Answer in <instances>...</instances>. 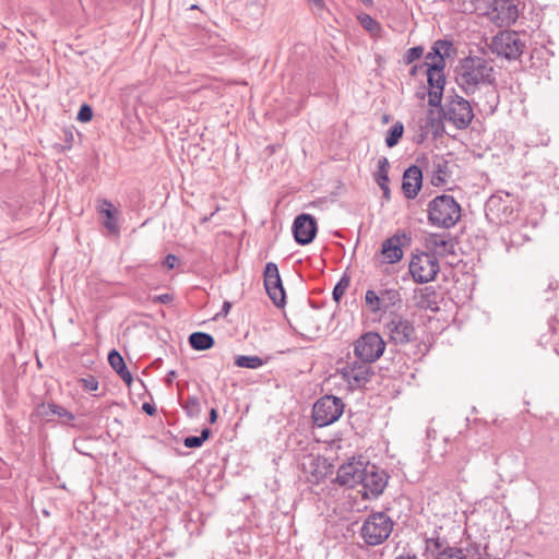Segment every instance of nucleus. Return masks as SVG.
<instances>
[{
	"label": "nucleus",
	"instance_id": "nucleus-12",
	"mask_svg": "<svg viewBox=\"0 0 559 559\" xmlns=\"http://www.w3.org/2000/svg\"><path fill=\"white\" fill-rule=\"evenodd\" d=\"M263 280L270 299L276 307H283L285 305L286 295L276 263L267 262L265 264Z\"/></svg>",
	"mask_w": 559,
	"mask_h": 559
},
{
	"label": "nucleus",
	"instance_id": "nucleus-16",
	"mask_svg": "<svg viewBox=\"0 0 559 559\" xmlns=\"http://www.w3.org/2000/svg\"><path fill=\"white\" fill-rule=\"evenodd\" d=\"M366 466L367 462L355 459L342 464L336 474L337 484L348 488H354L357 485H360L364 480L362 475H365L364 472Z\"/></svg>",
	"mask_w": 559,
	"mask_h": 559
},
{
	"label": "nucleus",
	"instance_id": "nucleus-26",
	"mask_svg": "<svg viewBox=\"0 0 559 559\" xmlns=\"http://www.w3.org/2000/svg\"><path fill=\"white\" fill-rule=\"evenodd\" d=\"M379 294L382 305V312H386L389 309L402 302L401 293L396 288H382L379 290Z\"/></svg>",
	"mask_w": 559,
	"mask_h": 559
},
{
	"label": "nucleus",
	"instance_id": "nucleus-27",
	"mask_svg": "<svg viewBox=\"0 0 559 559\" xmlns=\"http://www.w3.org/2000/svg\"><path fill=\"white\" fill-rule=\"evenodd\" d=\"M189 344L194 350H207L215 344L214 337L205 332H193L189 336Z\"/></svg>",
	"mask_w": 559,
	"mask_h": 559
},
{
	"label": "nucleus",
	"instance_id": "nucleus-54",
	"mask_svg": "<svg viewBox=\"0 0 559 559\" xmlns=\"http://www.w3.org/2000/svg\"><path fill=\"white\" fill-rule=\"evenodd\" d=\"M394 559H419L415 554H403L396 556Z\"/></svg>",
	"mask_w": 559,
	"mask_h": 559
},
{
	"label": "nucleus",
	"instance_id": "nucleus-45",
	"mask_svg": "<svg viewBox=\"0 0 559 559\" xmlns=\"http://www.w3.org/2000/svg\"><path fill=\"white\" fill-rule=\"evenodd\" d=\"M175 297L173 294H162L153 297L154 304H170Z\"/></svg>",
	"mask_w": 559,
	"mask_h": 559
},
{
	"label": "nucleus",
	"instance_id": "nucleus-48",
	"mask_svg": "<svg viewBox=\"0 0 559 559\" xmlns=\"http://www.w3.org/2000/svg\"><path fill=\"white\" fill-rule=\"evenodd\" d=\"M142 409L147 414V415H154L156 413V408L154 405L150 404V403H144L142 405Z\"/></svg>",
	"mask_w": 559,
	"mask_h": 559
},
{
	"label": "nucleus",
	"instance_id": "nucleus-43",
	"mask_svg": "<svg viewBox=\"0 0 559 559\" xmlns=\"http://www.w3.org/2000/svg\"><path fill=\"white\" fill-rule=\"evenodd\" d=\"M51 412L58 415L60 418L64 419V421H70L74 418L70 412L58 405H51Z\"/></svg>",
	"mask_w": 559,
	"mask_h": 559
},
{
	"label": "nucleus",
	"instance_id": "nucleus-11",
	"mask_svg": "<svg viewBox=\"0 0 559 559\" xmlns=\"http://www.w3.org/2000/svg\"><path fill=\"white\" fill-rule=\"evenodd\" d=\"M362 475V497L364 498H378L382 495L388 485L389 475L385 471L380 469L377 465L367 462V466Z\"/></svg>",
	"mask_w": 559,
	"mask_h": 559
},
{
	"label": "nucleus",
	"instance_id": "nucleus-52",
	"mask_svg": "<svg viewBox=\"0 0 559 559\" xmlns=\"http://www.w3.org/2000/svg\"><path fill=\"white\" fill-rule=\"evenodd\" d=\"M230 308H231V304L229 301H224L219 314L227 316L229 310H230Z\"/></svg>",
	"mask_w": 559,
	"mask_h": 559
},
{
	"label": "nucleus",
	"instance_id": "nucleus-58",
	"mask_svg": "<svg viewBox=\"0 0 559 559\" xmlns=\"http://www.w3.org/2000/svg\"><path fill=\"white\" fill-rule=\"evenodd\" d=\"M36 364H37V369L41 368V362H40V360L38 358L36 360Z\"/></svg>",
	"mask_w": 559,
	"mask_h": 559
},
{
	"label": "nucleus",
	"instance_id": "nucleus-23",
	"mask_svg": "<svg viewBox=\"0 0 559 559\" xmlns=\"http://www.w3.org/2000/svg\"><path fill=\"white\" fill-rule=\"evenodd\" d=\"M99 214L105 216L103 222L104 227L112 235H118L120 231L117 214L118 210L114 207L109 200H103L98 206Z\"/></svg>",
	"mask_w": 559,
	"mask_h": 559
},
{
	"label": "nucleus",
	"instance_id": "nucleus-44",
	"mask_svg": "<svg viewBox=\"0 0 559 559\" xmlns=\"http://www.w3.org/2000/svg\"><path fill=\"white\" fill-rule=\"evenodd\" d=\"M203 442L200 440L199 436H189L183 439V445L190 449H197L202 447Z\"/></svg>",
	"mask_w": 559,
	"mask_h": 559
},
{
	"label": "nucleus",
	"instance_id": "nucleus-7",
	"mask_svg": "<svg viewBox=\"0 0 559 559\" xmlns=\"http://www.w3.org/2000/svg\"><path fill=\"white\" fill-rule=\"evenodd\" d=\"M344 412L342 399L333 395L320 397L313 405V423L319 427H325L335 423Z\"/></svg>",
	"mask_w": 559,
	"mask_h": 559
},
{
	"label": "nucleus",
	"instance_id": "nucleus-55",
	"mask_svg": "<svg viewBox=\"0 0 559 559\" xmlns=\"http://www.w3.org/2000/svg\"><path fill=\"white\" fill-rule=\"evenodd\" d=\"M418 71H423L420 69V64H414L409 71L411 75H416Z\"/></svg>",
	"mask_w": 559,
	"mask_h": 559
},
{
	"label": "nucleus",
	"instance_id": "nucleus-33",
	"mask_svg": "<svg viewBox=\"0 0 559 559\" xmlns=\"http://www.w3.org/2000/svg\"><path fill=\"white\" fill-rule=\"evenodd\" d=\"M433 559H467V555L462 548L447 545Z\"/></svg>",
	"mask_w": 559,
	"mask_h": 559
},
{
	"label": "nucleus",
	"instance_id": "nucleus-14",
	"mask_svg": "<svg viewBox=\"0 0 559 559\" xmlns=\"http://www.w3.org/2000/svg\"><path fill=\"white\" fill-rule=\"evenodd\" d=\"M485 209L486 215L491 216V219H496L499 224L510 223L516 216L509 193H506L504 197L491 195L486 202Z\"/></svg>",
	"mask_w": 559,
	"mask_h": 559
},
{
	"label": "nucleus",
	"instance_id": "nucleus-31",
	"mask_svg": "<svg viewBox=\"0 0 559 559\" xmlns=\"http://www.w3.org/2000/svg\"><path fill=\"white\" fill-rule=\"evenodd\" d=\"M235 365L239 368L258 369L263 366V359L259 356H237Z\"/></svg>",
	"mask_w": 559,
	"mask_h": 559
},
{
	"label": "nucleus",
	"instance_id": "nucleus-17",
	"mask_svg": "<svg viewBox=\"0 0 559 559\" xmlns=\"http://www.w3.org/2000/svg\"><path fill=\"white\" fill-rule=\"evenodd\" d=\"M318 231L314 217L302 213L298 215L293 223V234L298 245L306 246L313 241Z\"/></svg>",
	"mask_w": 559,
	"mask_h": 559
},
{
	"label": "nucleus",
	"instance_id": "nucleus-53",
	"mask_svg": "<svg viewBox=\"0 0 559 559\" xmlns=\"http://www.w3.org/2000/svg\"><path fill=\"white\" fill-rule=\"evenodd\" d=\"M217 417H218L217 411L215 408H212L209 414V421L211 424H214V423H216Z\"/></svg>",
	"mask_w": 559,
	"mask_h": 559
},
{
	"label": "nucleus",
	"instance_id": "nucleus-49",
	"mask_svg": "<svg viewBox=\"0 0 559 559\" xmlns=\"http://www.w3.org/2000/svg\"><path fill=\"white\" fill-rule=\"evenodd\" d=\"M176 377H177V372L175 370L168 371L166 374V379H165L167 385H171L173 381Z\"/></svg>",
	"mask_w": 559,
	"mask_h": 559
},
{
	"label": "nucleus",
	"instance_id": "nucleus-41",
	"mask_svg": "<svg viewBox=\"0 0 559 559\" xmlns=\"http://www.w3.org/2000/svg\"><path fill=\"white\" fill-rule=\"evenodd\" d=\"M426 61L429 64H443L445 66V60L442 58L439 51L436 52V47L432 45L430 51L426 55Z\"/></svg>",
	"mask_w": 559,
	"mask_h": 559
},
{
	"label": "nucleus",
	"instance_id": "nucleus-30",
	"mask_svg": "<svg viewBox=\"0 0 559 559\" xmlns=\"http://www.w3.org/2000/svg\"><path fill=\"white\" fill-rule=\"evenodd\" d=\"M365 302L371 313L382 312L380 294L373 289H368L365 294Z\"/></svg>",
	"mask_w": 559,
	"mask_h": 559
},
{
	"label": "nucleus",
	"instance_id": "nucleus-13",
	"mask_svg": "<svg viewBox=\"0 0 559 559\" xmlns=\"http://www.w3.org/2000/svg\"><path fill=\"white\" fill-rule=\"evenodd\" d=\"M411 240L406 234H395L386 238L381 246L379 253L374 255V260L380 263L393 264L403 258V247Z\"/></svg>",
	"mask_w": 559,
	"mask_h": 559
},
{
	"label": "nucleus",
	"instance_id": "nucleus-59",
	"mask_svg": "<svg viewBox=\"0 0 559 559\" xmlns=\"http://www.w3.org/2000/svg\"><path fill=\"white\" fill-rule=\"evenodd\" d=\"M189 9L190 10H195V9H199V7L197 4H192Z\"/></svg>",
	"mask_w": 559,
	"mask_h": 559
},
{
	"label": "nucleus",
	"instance_id": "nucleus-50",
	"mask_svg": "<svg viewBox=\"0 0 559 559\" xmlns=\"http://www.w3.org/2000/svg\"><path fill=\"white\" fill-rule=\"evenodd\" d=\"M308 2L313 4L320 11L325 8L324 0H308Z\"/></svg>",
	"mask_w": 559,
	"mask_h": 559
},
{
	"label": "nucleus",
	"instance_id": "nucleus-25",
	"mask_svg": "<svg viewBox=\"0 0 559 559\" xmlns=\"http://www.w3.org/2000/svg\"><path fill=\"white\" fill-rule=\"evenodd\" d=\"M442 119V111L440 109L438 111L429 109L424 123L420 126L423 133H431L435 138L440 135L443 130Z\"/></svg>",
	"mask_w": 559,
	"mask_h": 559
},
{
	"label": "nucleus",
	"instance_id": "nucleus-4",
	"mask_svg": "<svg viewBox=\"0 0 559 559\" xmlns=\"http://www.w3.org/2000/svg\"><path fill=\"white\" fill-rule=\"evenodd\" d=\"M393 526V520L385 512H372L365 520L360 535L368 546H378L389 538Z\"/></svg>",
	"mask_w": 559,
	"mask_h": 559
},
{
	"label": "nucleus",
	"instance_id": "nucleus-51",
	"mask_svg": "<svg viewBox=\"0 0 559 559\" xmlns=\"http://www.w3.org/2000/svg\"><path fill=\"white\" fill-rule=\"evenodd\" d=\"M211 436V430L209 428H203L201 435L199 436L200 440L204 443Z\"/></svg>",
	"mask_w": 559,
	"mask_h": 559
},
{
	"label": "nucleus",
	"instance_id": "nucleus-6",
	"mask_svg": "<svg viewBox=\"0 0 559 559\" xmlns=\"http://www.w3.org/2000/svg\"><path fill=\"white\" fill-rule=\"evenodd\" d=\"M408 267L413 280L419 284L433 281L440 271L437 257L429 252L413 254Z\"/></svg>",
	"mask_w": 559,
	"mask_h": 559
},
{
	"label": "nucleus",
	"instance_id": "nucleus-15",
	"mask_svg": "<svg viewBox=\"0 0 559 559\" xmlns=\"http://www.w3.org/2000/svg\"><path fill=\"white\" fill-rule=\"evenodd\" d=\"M450 164V160L440 154L432 155L430 159L426 158L424 168L433 187L444 186L451 178Z\"/></svg>",
	"mask_w": 559,
	"mask_h": 559
},
{
	"label": "nucleus",
	"instance_id": "nucleus-22",
	"mask_svg": "<svg viewBox=\"0 0 559 559\" xmlns=\"http://www.w3.org/2000/svg\"><path fill=\"white\" fill-rule=\"evenodd\" d=\"M416 307L421 310L438 311L439 294L432 286H426L415 292Z\"/></svg>",
	"mask_w": 559,
	"mask_h": 559
},
{
	"label": "nucleus",
	"instance_id": "nucleus-28",
	"mask_svg": "<svg viewBox=\"0 0 559 559\" xmlns=\"http://www.w3.org/2000/svg\"><path fill=\"white\" fill-rule=\"evenodd\" d=\"M404 134V126L401 121H396L386 132L385 144L388 147H394Z\"/></svg>",
	"mask_w": 559,
	"mask_h": 559
},
{
	"label": "nucleus",
	"instance_id": "nucleus-40",
	"mask_svg": "<svg viewBox=\"0 0 559 559\" xmlns=\"http://www.w3.org/2000/svg\"><path fill=\"white\" fill-rule=\"evenodd\" d=\"M93 118V108L88 104H83L80 107L76 119L80 122H90Z\"/></svg>",
	"mask_w": 559,
	"mask_h": 559
},
{
	"label": "nucleus",
	"instance_id": "nucleus-60",
	"mask_svg": "<svg viewBox=\"0 0 559 559\" xmlns=\"http://www.w3.org/2000/svg\"><path fill=\"white\" fill-rule=\"evenodd\" d=\"M389 121V116L388 115H384L383 116V122H388Z\"/></svg>",
	"mask_w": 559,
	"mask_h": 559
},
{
	"label": "nucleus",
	"instance_id": "nucleus-34",
	"mask_svg": "<svg viewBox=\"0 0 559 559\" xmlns=\"http://www.w3.org/2000/svg\"><path fill=\"white\" fill-rule=\"evenodd\" d=\"M389 168H390V163H389V159L384 156L380 157L378 159V168H377V171L374 173V180L377 183H380V182H389Z\"/></svg>",
	"mask_w": 559,
	"mask_h": 559
},
{
	"label": "nucleus",
	"instance_id": "nucleus-56",
	"mask_svg": "<svg viewBox=\"0 0 559 559\" xmlns=\"http://www.w3.org/2000/svg\"><path fill=\"white\" fill-rule=\"evenodd\" d=\"M366 8H372L374 5L373 0H360Z\"/></svg>",
	"mask_w": 559,
	"mask_h": 559
},
{
	"label": "nucleus",
	"instance_id": "nucleus-1",
	"mask_svg": "<svg viewBox=\"0 0 559 559\" xmlns=\"http://www.w3.org/2000/svg\"><path fill=\"white\" fill-rule=\"evenodd\" d=\"M455 81L467 95L479 94L474 104L481 110L493 112L499 104L497 91V72L492 61L480 56H467L459 60L455 70Z\"/></svg>",
	"mask_w": 559,
	"mask_h": 559
},
{
	"label": "nucleus",
	"instance_id": "nucleus-42",
	"mask_svg": "<svg viewBox=\"0 0 559 559\" xmlns=\"http://www.w3.org/2000/svg\"><path fill=\"white\" fill-rule=\"evenodd\" d=\"M80 382L82 388L86 391L93 392L98 390V380L94 376H87L86 378H81Z\"/></svg>",
	"mask_w": 559,
	"mask_h": 559
},
{
	"label": "nucleus",
	"instance_id": "nucleus-20",
	"mask_svg": "<svg viewBox=\"0 0 559 559\" xmlns=\"http://www.w3.org/2000/svg\"><path fill=\"white\" fill-rule=\"evenodd\" d=\"M423 186V170L417 165L409 166L403 175L402 190L407 199H415Z\"/></svg>",
	"mask_w": 559,
	"mask_h": 559
},
{
	"label": "nucleus",
	"instance_id": "nucleus-29",
	"mask_svg": "<svg viewBox=\"0 0 559 559\" xmlns=\"http://www.w3.org/2000/svg\"><path fill=\"white\" fill-rule=\"evenodd\" d=\"M359 24L371 35H379L382 27L381 24L367 13H360L357 15Z\"/></svg>",
	"mask_w": 559,
	"mask_h": 559
},
{
	"label": "nucleus",
	"instance_id": "nucleus-37",
	"mask_svg": "<svg viewBox=\"0 0 559 559\" xmlns=\"http://www.w3.org/2000/svg\"><path fill=\"white\" fill-rule=\"evenodd\" d=\"M350 284V278L347 275H343L337 284L333 288V300L340 302L341 298L344 296L346 289Z\"/></svg>",
	"mask_w": 559,
	"mask_h": 559
},
{
	"label": "nucleus",
	"instance_id": "nucleus-24",
	"mask_svg": "<svg viewBox=\"0 0 559 559\" xmlns=\"http://www.w3.org/2000/svg\"><path fill=\"white\" fill-rule=\"evenodd\" d=\"M108 362L110 367L118 373L123 382L130 386L133 382L132 373L129 371L123 357L117 349H111L108 354Z\"/></svg>",
	"mask_w": 559,
	"mask_h": 559
},
{
	"label": "nucleus",
	"instance_id": "nucleus-35",
	"mask_svg": "<svg viewBox=\"0 0 559 559\" xmlns=\"http://www.w3.org/2000/svg\"><path fill=\"white\" fill-rule=\"evenodd\" d=\"M425 551L426 552H436V555L442 550L447 543L445 539L440 538L439 534L435 532V536L425 537Z\"/></svg>",
	"mask_w": 559,
	"mask_h": 559
},
{
	"label": "nucleus",
	"instance_id": "nucleus-46",
	"mask_svg": "<svg viewBox=\"0 0 559 559\" xmlns=\"http://www.w3.org/2000/svg\"><path fill=\"white\" fill-rule=\"evenodd\" d=\"M177 263H178V258L171 253L167 254L163 261V265L168 270L175 269Z\"/></svg>",
	"mask_w": 559,
	"mask_h": 559
},
{
	"label": "nucleus",
	"instance_id": "nucleus-39",
	"mask_svg": "<svg viewBox=\"0 0 559 559\" xmlns=\"http://www.w3.org/2000/svg\"><path fill=\"white\" fill-rule=\"evenodd\" d=\"M424 55V48L421 46H415L409 48L404 55V62L412 64L414 61L419 59Z\"/></svg>",
	"mask_w": 559,
	"mask_h": 559
},
{
	"label": "nucleus",
	"instance_id": "nucleus-38",
	"mask_svg": "<svg viewBox=\"0 0 559 559\" xmlns=\"http://www.w3.org/2000/svg\"><path fill=\"white\" fill-rule=\"evenodd\" d=\"M433 45L436 47V52L439 51L444 60L447 57H450L451 51L453 50L452 41L447 39H438Z\"/></svg>",
	"mask_w": 559,
	"mask_h": 559
},
{
	"label": "nucleus",
	"instance_id": "nucleus-5",
	"mask_svg": "<svg viewBox=\"0 0 559 559\" xmlns=\"http://www.w3.org/2000/svg\"><path fill=\"white\" fill-rule=\"evenodd\" d=\"M439 108L443 119L459 130L466 129L474 118L471 103L454 92L447 96L444 105Z\"/></svg>",
	"mask_w": 559,
	"mask_h": 559
},
{
	"label": "nucleus",
	"instance_id": "nucleus-9",
	"mask_svg": "<svg viewBox=\"0 0 559 559\" xmlns=\"http://www.w3.org/2000/svg\"><path fill=\"white\" fill-rule=\"evenodd\" d=\"M385 349V342L377 332H367L354 343L356 358L366 362L377 361Z\"/></svg>",
	"mask_w": 559,
	"mask_h": 559
},
{
	"label": "nucleus",
	"instance_id": "nucleus-21",
	"mask_svg": "<svg viewBox=\"0 0 559 559\" xmlns=\"http://www.w3.org/2000/svg\"><path fill=\"white\" fill-rule=\"evenodd\" d=\"M426 242L427 248L432 250L435 255H449L455 252V243L449 234H430Z\"/></svg>",
	"mask_w": 559,
	"mask_h": 559
},
{
	"label": "nucleus",
	"instance_id": "nucleus-18",
	"mask_svg": "<svg viewBox=\"0 0 559 559\" xmlns=\"http://www.w3.org/2000/svg\"><path fill=\"white\" fill-rule=\"evenodd\" d=\"M371 364L359 359L358 361L349 362L343 368V377L348 383L361 386L369 382L373 376Z\"/></svg>",
	"mask_w": 559,
	"mask_h": 559
},
{
	"label": "nucleus",
	"instance_id": "nucleus-32",
	"mask_svg": "<svg viewBox=\"0 0 559 559\" xmlns=\"http://www.w3.org/2000/svg\"><path fill=\"white\" fill-rule=\"evenodd\" d=\"M186 414L191 417H198L201 414V403L198 396L189 395L181 404Z\"/></svg>",
	"mask_w": 559,
	"mask_h": 559
},
{
	"label": "nucleus",
	"instance_id": "nucleus-8",
	"mask_svg": "<svg viewBox=\"0 0 559 559\" xmlns=\"http://www.w3.org/2000/svg\"><path fill=\"white\" fill-rule=\"evenodd\" d=\"M491 51L508 60H516L524 51L525 44L514 31H500L491 40Z\"/></svg>",
	"mask_w": 559,
	"mask_h": 559
},
{
	"label": "nucleus",
	"instance_id": "nucleus-47",
	"mask_svg": "<svg viewBox=\"0 0 559 559\" xmlns=\"http://www.w3.org/2000/svg\"><path fill=\"white\" fill-rule=\"evenodd\" d=\"M378 186L381 188L382 192H383V197L389 200L390 199V188H389V182H380L378 183Z\"/></svg>",
	"mask_w": 559,
	"mask_h": 559
},
{
	"label": "nucleus",
	"instance_id": "nucleus-3",
	"mask_svg": "<svg viewBox=\"0 0 559 559\" xmlns=\"http://www.w3.org/2000/svg\"><path fill=\"white\" fill-rule=\"evenodd\" d=\"M460 218L461 206L452 195H437L428 204V222L432 226L449 229Z\"/></svg>",
	"mask_w": 559,
	"mask_h": 559
},
{
	"label": "nucleus",
	"instance_id": "nucleus-57",
	"mask_svg": "<svg viewBox=\"0 0 559 559\" xmlns=\"http://www.w3.org/2000/svg\"><path fill=\"white\" fill-rule=\"evenodd\" d=\"M555 352H556V354L559 356V343H557V344L555 345Z\"/></svg>",
	"mask_w": 559,
	"mask_h": 559
},
{
	"label": "nucleus",
	"instance_id": "nucleus-36",
	"mask_svg": "<svg viewBox=\"0 0 559 559\" xmlns=\"http://www.w3.org/2000/svg\"><path fill=\"white\" fill-rule=\"evenodd\" d=\"M465 551L467 555L472 557V559H484L485 556L490 555L488 552V545H481L476 542H471L467 544Z\"/></svg>",
	"mask_w": 559,
	"mask_h": 559
},
{
	"label": "nucleus",
	"instance_id": "nucleus-10",
	"mask_svg": "<svg viewBox=\"0 0 559 559\" xmlns=\"http://www.w3.org/2000/svg\"><path fill=\"white\" fill-rule=\"evenodd\" d=\"M443 64H429V62H423L420 69L427 74V81L429 85L428 92V104L431 107H440L442 103V94L445 84Z\"/></svg>",
	"mask_w": 559,
	"mask_h": 559
},
{
	"label": "nucleus",
	"instance_id": "nucleus-2",
	"mask_svg": "<svg viewBox=\"0 0 559 559\" xmlns=\"http://www.w3.org/2000/svg\"><path fill=\"white\" fill-rule=\"evenodd\" d=\"M389 343L395 346L411 345L412 348L406 355L413 360L425 357L430 346L423 340H418L414 323L401 314H393L384 325Z\"/></svg>",
	"mask_w": 559,
	"mask_h": 559
},
{
	"label": "nucleus",
	"instance_id": "nucleus-19",
	"mask_svg": "<svg viewBox=\"0 0 559 559\" xmlns=\"http://www.w3.org/2000/svg\"><path fill=\"white\" fill-rule=\"evenodd\" d=\"M492 19L500 25L510 26L519 17L515 0H496L492 9Z\"/></svg>",
	"mask_w": 559,
	"mask_h": 559
}]
</instances>
